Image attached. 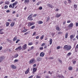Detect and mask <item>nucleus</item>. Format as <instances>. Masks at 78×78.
Wrapping results in <instances>:
<instances>
[{
  "mask_svg": "<svg viewBox=\"0 0 78 78\" xmlns=\"http://www.w3.org/2000/svg\"><path fill=\"white\" fill-rule=\"evenodd\" d=\"M63 48L66 51H69V50H71L72 46L70 45H65L64 46Z\"/></svg>",
  "mask_w": 78,
  "mask_h": 78,
  "instance_id": "nucleus-1",
  "label": "nucleus"
},
{
  "mask_svg": "<svg viewBox=\"0 0 78 78\" xmlns=\"http://www.w3.org/2000/svg\"><path fill=\"white\" fill-rule=\"evenodd\" d=\"M32 14H30L29 16L27 18V20H29L30 21H31L33 20V19L32 18Z\"/></svg>",
  "mask_w": 78,
  "mask_h": 78,
  "instance_id": "nucleus-2",
  "label": "nucleus"
},
{
  "mask_svg": "<svg viewBox=\"0 0 78 78\" xmlns=\"http://www.w3.org/2000/svg\"><path fill=\"white\" fill-rule=\"evenodd\" d=\"M22 48H23V50H25L27 48V44H25L23 45Z\"/></svg>",
  "mask_w": 78,
  "mask_h": 78,
  "instance_id": "nucleus-3",
  "label": "nucleus"
},
{
  "mask_svg": "<svg viewBox=\"0 0 78 78\" xmlns=\"http://www.w3.org/2000/svg\"><path fill=\"white\" fill-rule=\"evenodd\" d=\"M34 61H35V59H34V58H32L29 61V64H32V63H33Z\"/></svg>",
  "mask_w": 78,
  "mask_h": 78,
  "instance_id": "nucleus-4",
  "label": "nucleus"
},
{
  "mask_svg": "<svg viewBox=\"0 0 78 78\" xmlns=\"http://www.w3.org/2000/svg\"><path fill=\"white\" fill-rule=\"evenodd\" d=\"M34 24H35V23L34 22L31 23L30 22L28 24V27H30V26H32V25H33Z\"/></svg>",
  "mask_w": 78,
  "mask_h": 78,
  "instance_id": "nucleus-5",
  "label": "nucleus"
},
{
  "mask_svg": "<svg viewBox=\"0 0 78 78\" xmlns=\"http://www.w3.org/2000/svg\"><path fill=\"white\" fill-rule=\"evenodd\" d=\"M17 3H18V2H17V1H16L15 2V3H13L12 4V8H14V6H16V5Z\"/></svg>",
  "mask_w": 78,
  "mask_h": 78,
  "instance_id": "nucleus-6",
  "label": "nucleus"
},
{
  "mask_svg": "<svg viewBox=\"0 0 78 78\" xmlns=\"http://www.w3.org/2000/svg\"><path fill=\"white\" fill-rule=\"evenodd\" d=\"M22 46H20L18 47H17L16 49L15 50H22Z\"/></svg>",
  "mask_w": 78,
  "mask_h": 78,
  "instance_id": "nucleus-7",
  "label": "nucleus"
},
{
  "mask_svg": "<svg viewBox=\"0 0 78 78\" xmlns=\"http://www.w3.org/2000/svg\"><path fill=\"white\" fill-rule=\"evenodd\" d=\"M24 1V3L25 4H26V3H27V4H28L30 2V0H22V2L23 1Z\"/></svg>",
  "mask_w": 78,
  "mask_h": 78,
  "instance_id": "nucleus-8",
  "label": "nucleus"
},
{
  "mask_svg": "<svg viewBox=\"0 0 78 78\" xmlns=\"http://www.w3.org/2000/svg\"><path fill=\"white\" fill-rule=\"evenodd\" d=\"M30 72V68H28L26 71H25V74H28Z\"/></svg>",
  "mask_w": 78,
  "mask_h": 78,
  "instance_id": "nucleus-9",
  "label": "nucleus"
},
{
  "mask_svg": "<svg viewBox=\"0 0 78 78\" xmlns=\"http://www.w3.org/2000/svg\"><path fill=\"white\" fill-rule=\"evenodd\" d=\"M68 27L69 28H72L73 27V23H71L68 26Z\"/></svg>",
  "mask_w": 78,
  "mask_h": 78,
  "instance_id": "nucleus-10",
  "label": "nucleus"
},
{
  "mask_svg": "<svg viewBox=\"0 0 78 78\" xmlns=\"http://www.w3.org/2000/svg\"><path fill=\"white\" fill-rule=\"evenodd\" d=\"M5 59V58H4V57H0V62H2L4 60V59Z\"/></svg>",
  "mask_w": 78,
  "mask_h": 78,
  "instance_id": "nucleus-11",
  "label": "nucleus"
},
{
  "mask_svg": "<svg viewBox=\"0 0 78 78\" xmlns=\"http://www.w3.org/2000/svg\"><path fill=\"white\" fill-rule=\"evenodd\" d=\"M44 55H45V53L43 52H42L40 53V56L41 57H44Z\"/></svg>",
  "mask_w": 78,
  "mask_h": 78,
  "instance_id": "nucleus-12",
  "label": "nucleus"
},
{
  "mask_svg": "<svg viewBox=\"0 0 78 78\" xmlns=\"http://www.w3.org/2000/svg\"><path fill=\"white\" fill-rule=\"evenodd\" d=\"M33 73L34 74V73L36 72L37 70V69H36V68H33Z\"/></svg>",
  "mask_w": 78,
  "mask_h": 78,
  "instance_id": "nucleus-13",
  "label": "nucleus"
},
{
  "mask_svg": "<svg viewBox=\"0 0 78 78\" xmlns=\"http://www.w3.org/2000/svg\"><path fill=\"white\" fill-rule=\"evenodd\" d=\"M11 67V68L13 69H16V66H15L14 65H12Z\"/></svg>",
  "mask_w": 78,
  "mask_h": 78,
  "instance_id": "nucleus-14",
  "label": "nucleus"
},
{
  "mask_svg": "<svg viewBox=\"0 0 78 78\" xmlns=\"http://www.w3.org/2000/svg\"><path fill=\"white\" fill-rule=\"evenodd\" d=\"M42 58H41L39 56L37 57V61H40L42 60Z\"/></svg>",
  "mask_w": 78,
  "mask_h": 78,
  "instance_id": "nucleus-15",
  "label": "nucleus"
},
{
  "mask_svg": "<svg viewBox=\"0 0 78 78\" xmlns=\"http://www.w3.org/2000/svg\"><path fill=\"white\" fill-rule=\"evenodd\" d=\"M14 25H15V22H12L10 24V26L11 27H12L14 26Z\"/></svg>",
  "mask_w": 78,
  "mask_h": 78,
  "instance_id": "nucleus-16",
  "label": "nucleus"
},
{
  "mask_svg": "<svg viewBox=\"0 0 78 78\" xmlns=\"http://www.w3.org/2000/svg\"><path fill=\"white\" fill-rule=\"evenodd\" d=\"M56 30H58V31H61V29H60L59 27L58 26L56 27Z\"/></svg>",
  "mask_w": 78,
  "mask_h": 78,
  "instance_id": "nucleus-17",
  "label": "nucleus"
},
{
  "mask_svg": "<svg viewBox=\"0 0 78 78\" xmlns=\"http://www.w3.org/2000/svg\"><path fill=\"white\" fill-rule=\"evenodd\" d=\"M49 8H53V6L52 5L49 4H47Z\"/></svg>",
  "mask_w": 78,
  "mask_h": 78,
  "instance_id": "nucleus-18",
  "label": "nucleus"
},
{
  "mask_svg": "<svg viewBox=\"0 0 78 78\" xmlns=\"http://www.w3.org/2000/svg\"><path fill=\"white\" fill-rule=\"evenodd\" d=\"M2 30H3V29H1L0 30V34H4V32L2 31Z\"/></svg>",
  "mask_w": 78,
  "mask_h": 78,
  "instance_id": "nucleus-19",
  "label": "nucleus"
},
{
  "mask_svg": "<svg viewBox=\"0 0 78 78\" xmlns=\"http://www.w3.org/2000/svg\"><path fill=\"white\" fill-rule=\"evenodd\" d=\"M73 69V68L72 67L70 66L68 68V70H72Z\"/></svg>",
  "mask_w": 78,
  "mask_h": 78,
  "instance_id": "nucleus-20",
  "label": "nucleus"
},
{
  "mask_svg": "<svg viewBox=\"0 0 78 78\" xmlns=\"http://www.w3.org/2000/svg\"><path fill=\"white\" fill-rule=\"evenodd\" d=\"M61 16V14H57L56 15H55V17H59Z\"/></svg>",
  "mask_w": 78,
  "mask_h": 78,
  "instance_id": "nucleus-21",
  "label": "nucleus"
},
{
  "mask_svg": "<svg viewBox=\"0 0 78 78\" xmlns=\"http://www.w3.org/2000/svg\"><path fill=\"white\" fill-rule=\"evenodd\" d=\"M38 24H42L43 23V22L41 21H39L37 22Z\"/></svg>",
  "mask_w": 78,
  "mask_h": 78,
  "instance_id": "nucleus-22",
  "label": "nucleus"
},
{
  "mask_svg": "<svg viewBox=\"0 0 78 78\" xmlns=\"http://www.w3.org/2000/svg\"><path fill=\"white\" fill-rule=\"evenodd\" d=\"M68 37V33L67 32L65 34V39H67Z\"/></svg>",
  "mask_w": 78,
  "mask_h": 78,
  "instance_id": "nucleus-23",
  "label": "nucleus"
},
{
  "mask_svg": "<svg viewBox=\"0 0 78 78\" xmlns=\"http://www.w3.org/2000/svg\"><path fill=\"white\" fill-rule=\"evenodd\" d=\"M18 56H19V55L17 54H16L14 56V58H17Z\"/></svg>",
  "mask_w": 78,
  "mask_h": 78,
  "instance_id": "nucleus-24",
  "label": "nucleus"
},
{
  "mask_svg": "<svg viewBox=\"0 0 78 78\" xmlns=\"http://www.w3.org/2000/svg\"><path fill=\"white\" fill-rule=\"evenodd\" d=\"M72 62H73V64L74 65L76 64V60H73L72 61Z\"/></svg>",
  "mask_w": 78,
  "mask_h": 78,
  "instance_id": "nucleus-25",
  "label": "nucleus"
},
{
  "mask_svg": "<svg viewBox=\"0 0 78 78\" xmlns=\"http://www.w3.org/2000/svg\"><path fill=\"white\" fill-rule=\"evenodd\" d=\"M50 19V17L49 16L48 17L46 20V22H48V21H49Z\"/></svg>",
  "mask_w": 78,
  "mask_h": 78,
  "instance_id": "nucleus-26",
  "label": "nucleus"
},
{
  "mask_svg": "<svg viewBox=\"0 0 78 78\" xmlns=\"http://www.w3.org/2000/svg\"><path fill=\"white\" fill-rule=\"evenodd\" d=\"M9 22H7L6 23V27H9Z\"/></svg>",
  "mask_w": 78,
  "mask_h": 78,
  "instance_id": "nucleus-27",
  "label": "nucleus"
},
{
  "mask_svg": "<svg viewBox=\"0 0 78 78\" xmlns=\"http://www.w3.org/2000/svg\"><path fill=\"white\" fill-rule=\"evenodd\" d=\"M17 39V37L16 36L14 38L13 41H16Z\"/></svg>",
  "mask_w": 78,
  "mask_h": 78,
  "instance_id": "nucleus-28",
  "label": "nucleus"
},
{
  "mask_svg": "<svg viewBox=\"0 0 78 78\" xmlns=\"http://www.w3.org/2000/svg\"><path fill=\"white\" fill-rule=\"evenodd\" d=\"M50 42H49V44L50 45H51L52 44V39H51L50 40Z\"/></svg>",
  "mask_w": 78,
  "mask_h": 78,
  "instance_id": "nucleus-29",
  "label": "nucleus"
},
{
  "mask_svg": "<svg viewBox=\"0 0 78 78\" xmlns=\"http://www.w3.org/2000/svg\"><path fill=\"white\" fill-rule=\"evenodd\" d=\"M72 55V53L71 52H69L67 55V56H70Z\"/></svg>",
  "mask_w": 78,
  "mask_h": 78,
  "instance_id": "nucleus-30",
  "label": "nucleus"
},
{
  "mask_svg": "<svg viewBox=\"0 0 78 78\" xmlns=\"http://www.w3.org/2000/svg\"><path fill=\"white\" fill-rule=\"evenodd\" d=\"M44 35H42L41 37L40 38L41 40H42V39H43V38H44Z\"/></svg>",
  "mask_w": 78,
  "mask_h": 78,
  "instance_id": "nucleus-31",
  "label": "nucleus"
},
{
  "mask_svg": "<svg viewBox=\"0 0 78 78\" xmlns=\"http://www.w3.org/2000/svg\"><path fill=\"white\" fill-rule=\"evenodd\" d=\"M51 36H52V37H53L55 35V33L53 32V33H52L51 34Z\"/></svg>",
  "mask_w": 78,
  "mask_h": 78,
  "instance_id": "nucleus-32",
  "label": "nucleus"
},
{
  "mask_svg": "<svg viewBox=\"0 0 78 78\" xmlns=\"http://www.w3.org/2000/svg\"><path fill=\"white\" fill-rule=\"evenodd\" d=\"M27 31H28L27 29H24L23 30V33H25V32H27Z\"/></svg>",
  "mask_w": 78,
  "mask_h": 78,
  "instance_id": "nucleus-33",
  "label": "nucleus"
},
{
  "mask_svg": "<svg viewBox=\"0 0 78 78\" xmlns=\"http://www.w3.org/2000/svg\"><path fill=\"white\" fill-rule=\"evenodd\" d=\"M36 78H41V76H40L39 75H37Z\"/></svg>",
  "mask_w": 78,
  "mask_h": 78,
  "instance_id": "nucleus-34",
  "label": "nucleus"
},
{
  "mask_svg": "<svg viewBox=\"0 0 78 78\" xmlns=\"http://www.w3.org/2000/svg\"><path fill=\"white\" fill-rule=\"evenodd\" d=\"M19 61V60L18 59H15L14 61V63H15V62H18Z\"/></svg>",
  "mask_w": 78,
  "mask_h": 78,
  "instance_id": "nucleus-35",
  "label": "nucleus"
},
{
  "mask_svg": "<svg viewBox=\"0 0 78 78\" xmlns=\"http://www.w3.org/2000/svg\"><path fill=\"white\" fill-rule=\"evenodd\" d=\"M35 28V26H33L30 27V29H33Z\"/></svg>",
  "mask_w": 78,
  "mask_h": 78,
  "instance_id": "nucleus-36",
  "label": "nucleus"
},
{
  "mask_svg": "<svg viewBox=\"0 0 78 78\" xmlns=\"http://www.w3.org/2000/svg\"><path fill=\"white\" fill-rule=\"evenodd\" d=\"M56 76L58 78H61L62 77V76H60L59 75H57Z\"/></svg>",
  "mask_w": 78,
  "mask_h": 78,
  "instance_id": "nucleus-37",
  "label": "nucleus"
},
{
  "mask_svg": "<svg viewBox=\"0 0 78 78\" xmlns=\"http://www.w3.org/2000/svg\"><path fill=\"white\" fill-rule=\"evenodd\" d=\"M9 2L8 1H7L6 2H5V4H6V5H9Z\"/></svg>",
  "mask_w": 78,
  "mask_h": 78,
  "instance_id": "nucleus-38",
  "label": "nucleus"
},
{
  "mask_svg": "<svg viewBox=\"0 0 78 78\" xmlns=\"http://www.w3.org/2000/svg\"><path fill=\"white\" fill-rule=\"evenodd\" d=\"M73 37H73V35H71V36L70 37V39H73Z\"/></svg>",
  "mask_w": 78,
  "mask_h": 78,
  "instance_id": "nucleus-39",
  "label": "nucleus"
},
{
  "mask_svg": "<svg viewBox=\"0 0 78 78\" xmlns=\"http://www.w3.org/2000/svg\"><path fill=\"white\" fill-rule=\"evenodd\" d=\"M74 7L75 8V9H76V8H77V5H74Z\"/></svg>",
  "mask_w": 78,
  "mask_h": 78,
  "instance_id": "nucleus-40",
  "label": "nucleus"
},
{
  "mask_svg": "<svg viewBox=\"0 0 78 78\" xmlns=\"http://www.w3.org/2000/svg\"><path fill=\"white\" fill-rule=\"evenodd\" d=\"M20 41V40H17L16 42V44H17V43H18L19 42V41Z\"/></svg>",
  "mask_w": 78,
  "mask_h": 78,
  "instance_id": "nucleus-41",
  "label": "nucleus"
},
{
  "mask_svg": "<svg viewBox=\"0 0 78 78\" xmlns=\"http://www.w3.org/2000/svg\"><path fill=\"white\" fill-rule=\"evenodd\" d=\"M9 8H12V4L10 5L9 6Z\"/></svg>",
  "mask_w": 78,
  "mask_h": 78,
  "instance_id": "nucleus-42",
  "label": "nucleus"
},
{
  "mask_svg": "<svg viewBox=\"0 0 78 78\" xmlns=\"http://www.w3.org/2000/svg\"><path fill=\"white\" fill-rule=\"evenodd\" d=\"M30 49L31 50H33L34 49V47L33 46L31 47L30 48Z\"/></svg>",
  "mask_w": 78,
  "mask_h": 78,
  "instance_id": "nucleus-43",
  "label": "nucleus"
},
{
  "mask_svg": "<svg viewBox=\"0 0 78 78\" xmlns=\"http://www.w3.org/2000/svg\"><path fill=\"white\" fill-rule=\"evenodd\" d=\"M37 16V14H34L33 16V17H36Z\"/></svg>",
  "mask_w": 78,
  "mask_h": 78,
  "instance_id": "nucleus-44",
  "label": "nucleus"
},
{
  "mask_svg": "<svg viewBox=\"0 0 78 78\" xmlns=\"http://www.w3.org/2000/svg\"><path fill=\"white\" fill-rule=\"evenodd\" d=\"M69 2V3H71V2H72V1H71V0H67Z\"/></svg>",
  "mask_w": 78,
  "mask_h": 78,
  "instance_id": "nucleus-45",
  "label": "nucleus"
},
{
  "mask_svg": "<svg viewBox=\"0 0 78 78\" xmlns=\"http://www.w3.org/2000/svg\"><path fill=\"white\" fill-rule=\"evenodd\" d=\"M33 44V43L31 42V43H30L28 44V45H31Z\"/></svg>",
  "mask_w": 78,
  "mask_h": 78,
  "instance_id": "nucleus-46",
  "label": "nucleus"
},
{
  "mask_svg": "<svg viewBox=\"0 0 78 78\" xmlns=\"http://www.w3.org/2000/svg\"><path fill=\"white\" fill-rule=\"evenodd\" d=\"M39 9H40V10H41V9H42V7H39Z\"/></svg>",
  "mask_w": 78,
  "mask_h": 78,
  "instance_id": "nucleus-47",
  "label": "nucleus"
},
{
  "mask_svg": "<svg viewBox=\"0 0 78 78\" xmlns=\"http://www.w3.org/2000/svg\"><path fill=\"white\" fill-rule=\"evenodd\" d=\"M8 8V5H5L4 6V8L6 9Z\"/></svg>",
  "mask_w": 78,
  "mask_h": 78,
  "instance_id": "nucleus-48",
  "label": "nucleus"
},
{
  "mask_svg": "<svg viewBox=\"0 0 78 78\" xmlns=\"http://www.w3.org/2000/svg\"><path fill=\"white\" fill-rule=\"evenodd\" d=\"M39 55V52H37L36 53V56H38Z\"/></svg>",
  "mask_w": 78,
  "mask_h": 78,
  "instance_id": "nucleus-49",
  "label": "nucleus"
},
{
  "mask_svg": "<svg viewBox=\"0 0 78 78\" xmlns=\"http://www.w3.org/2000/svg\"><path fill=\"white\" fill-rule=\"evenodd\" d=\"M45 45V43H43V44H42V45H41V46H44V45Z\"/></svg>",
  "mask_w": 78,
  "mask_h": 78,
  "instance_id": "nucleus-50",
  "label": "nucleus"
},
{
  "mask_svg": "<svg viewBox=\"0 0 78 78\" xmlns=\"http://www.w3.org/2000/svg\"><path fill=\"white\" fill-rule=\"evenodd\" d=\"M39 38V36H38L37 37H36V39H38Z\"/></svg>",
  "mask_w": 78,
  "mask_h": 78,
  "instance_id": "nucleus-51",
  "label": "nucleus"
},
{
  "mask_svg": "<svg viewBox=\"0 0 78 78\" xmlns=\"http://www.w3.org/2000/svg\"><path fill=\"white\" fill-rule=\"evenodd\" d=\"M66 21H64L63 22V25H65V24H66Z\"/></svg>",
  "mask_w": 78,
  "mask_h": 78,
  "instance_id": "nucleus-52",
  "label": "nucleus"
},
{
  "mask_svg": "<svg viewBox=\"0 0 78 78\" xmlns=\"http://www.w3.org/2000/svg\"><path fill=\"white\" fill-rule=\"evenodd\" d=\"M76 27H78V23H76Z\"/></svg>",
  "mask_w": 78,
  "mask_h": 78,
  "instance_id": "nucleus-53",
  "label": "nucleus"
},
{
  "mask_svg": "<svg viewBox=\"0 0 78 78\" xmlns=\"http://www.w3.org/2000/svg\"><path fill=\"white\" fill-rule=\"evenodd\" d=\"M41 3V2H38L37 3V5H39V4Z\"/></svg>",
  "mask_w": 78,
  "mask_h": 78,
  "instance_id": "nucleus-54",
  "label": "nucleus"
},
{
  "mask_svg": "<svg viewBox=\"0 0 78 78\" xmlns=\"http://www.w3.org/2000/svg\"><path fill=\"white\" fill-rule=\"evenodd\" d=\"M71 22V21L70 20H69L67 21V23H70Z\"/></svg>",
  "mask_w": 78,
  "mask_h": 78,
  "instance_id": "nucleus-55",
  "label": "nucleus"
},
{
  "mask_svg": "<svg viewBox=\"0 0 78 78\" xmlns=\"http://www.w3.org/2000/svg\"><path fill=\"white\" fill-rule=\"evenodd\" d=\"M43 49V47H40V50H42Z\"/></svg>",
  "mask_w": 78,
  "mask_h": 78,
  "instance_id": "nucleus-56",
  "label": "nucleus"
},
{
  "mask_svg": "<svg viewBox=\"0 0 78 78\" xmlns=\"http://www.w3.org/2000/svg\"><path fill=\"white\" fill-rule=\"evenodd\" d=\"M10 12V10H8L6 11V12Z\"/></svg>",
  "mask_w": 78,
  "mask_h": 78,
  "instance_id": "nucleus-57",
  "label": "nucleus"
},
{
  "mask_svg": "<svg viewBox=\"0 0 78 78\" xmlns=\"http://www.w3.org/2000/svg\"><path fill=\"white\" fill-rule=\"evenodd\" d=\"M8 22H11V21H12L11 20V19H10L8 20Z\"/></svg>",
  "mask_w": 78,
  "mask_h": 78,
  "instance_id": "nucleus-58",
  "label": "nucleus"
},
{
  "mask_svg": "<svg viewBox=\"0 0 78 78\" xmlns=\"http://www.w3.org/2000/svg\"><path fill=\"white\" fill-rule=\"evenodd\" d=\"M35 34H36V32H34V33H33V36H34V35H35Z\"/></svg>",
  "mask_w": 78,
  "mask_h": 78,
  "instance_id": "nucleus-59",
  "label": "nucleus"
},
{
  "mask_svg": "<svg viewBox=\"0 0 78 78\" xmlns=\"http://www.w3.org/2000/svg\"><path fill=\"white\" fill-rule=\"evenodd\" d=\"M28 34V32H26L24 34V35H27Z\"/></svg>",
  "mask_w": 78,
  "mask_h": 78,
  "instance_id": "nucleus-60",
  "label": "nucleus"
},
{
  "mask_svg": "<svg viewBox=\"0 0 78 78\" xmlns=\"http://www.w3.org/2000/svg\"><path fill=\"white\" fill-rule=\"evenodd\" d=\"M49 74H50L51 75L52 74V73L50 72V71H49L48 72Z\"/></svg>",
  "mask_w": 78,
  "mask_h": 78,
  "instance_id": "nucleus-61",
  "label": "nucleus"
},
{
  "mask_svg": "<svg viewBox=\"0 0 78 78\" xmlns=\"http://www.w3.org/2000/svg\"><path fill=\"white\" fill-rule=\"evenodd\" d=\"M57 49H59L60 48V46H58L57 47Z\"/></svg>",
  "mask_w": 78,
  "mask_h": 78,
  "instance_id": "nucleus-62",
  "label": "nucleus"
},
{
  "mask_svg": "<svg viewBox=\"0 0 78 78\" xmlns=\"http://www.w3.org/2000/svg\"><path fill=\"white\" fill-rule=\"evenodd\" d=\"M45 78H50V77L48 76H46Z\"/></svg>",
  "mask_w": 78,
  "mask_h": 78,
  "instance_id": "nucleus-63",
  "label": "nucleus"
},
{
  "mask_svg": "<svg viewBox=\"0 0 78 78\" xmlns=\"http://www.w3.org/2000/svg\"><path fill=\"white\" fill-rule=\"evenodd\" d=\"M78 48V44L76 45V48Z\"/></svg>",
  "mask_w": 78,
  "mask_h": 78,
  "instance_id": "nucleus-64",
  "label": "nucleus"
}]
</instances>
